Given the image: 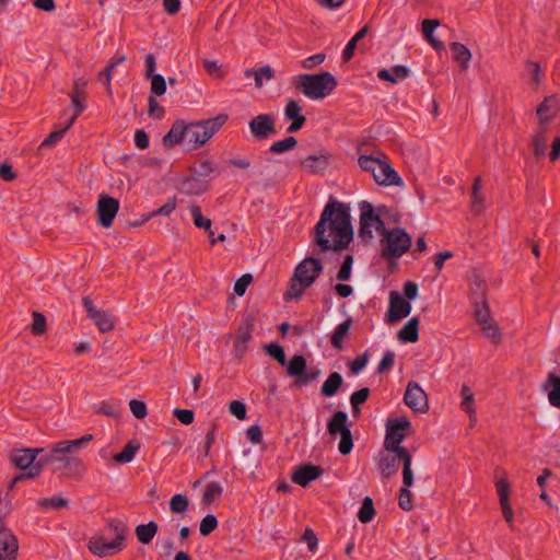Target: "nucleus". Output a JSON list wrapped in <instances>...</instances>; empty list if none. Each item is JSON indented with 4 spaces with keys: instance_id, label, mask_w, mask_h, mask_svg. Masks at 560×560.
Listing matches in <instances>:
<instances>
[{
    "instance_id": "a18cd8bd",
    "label": "nucleus",
    "mask_w": 560,
    "mask_h": 560,
    "mask_svg": "<svg viewBox=\"0 0 560 560\" xmlns=\"http://www.w3.org/2000/svg\"><path fill=\"white\" fill-rule=\"evenodd\" d=\"M402 462V483L404 487H411L413 485V474L411 470V462L412 457L408 453L405 455H398L397 456Z\"/></svg>"
},
{
    "instance_id": "f704fd0d",
    "label": "nucleus",
    "mask_w": 560,
    "mask_h": 560,
    "mask_svg": "<svg viewBox=\"0 0 560 560\" xmlns=\"http://www.w3.org/2000/svg\"><path fill=\"white\" fill-rule=\"evenodd\" d=\"M159 530V525L154 521H150L147 524H140L136 527L135 534L137 539L142 545H148L152 541Z\"/></svg>"
},
{
    "instance_id": "5701e85b",
    "label": "nucleus",
    "mask_w": 560,
    "mask_h": 560,
    "mask_svg": "<svg viewBox=\"0 0 560 560\" xmlns=\"http://www.w3.org/2000/svg\"><path fill=\"white\" fill-rule=\"evenodd\" d=\"M88 81L84 78L75 79L70 94L71 103L75 107V113L70 117V124H73L78 116L86 108L85 106V88Z\"/></svg>"
},
{
    "instance_id": "aec40b11",
    "label": "nucleus",
    "mask_w": 560,
    "mask_h": 560,
    "mask_svg": "<svg viewBox=\"0 0 560 560\" xmlns=\"http://www.w3.org/2000/svg\"><path fill=\"white\" fill-rule=\"evenodd\" d=\"M374 180L378 185L399 186L402 184L401 177L386 161H381L375 172L372 173Z\"/></svg>"
},
{
    "instance_id": "1a4fd4ad",
    "label": "nucleus",
    "mask_w": 560,
    "mask_h": 560,
    "mask_svg": "<svg viewBox=\"0 0 560 560\" xmlns=\"http://www.w3.org/2000/svg\"><path fill=\"white\" fill-rule=\"evenodd\" d=\"M360 214V229L359 236L363 240L373 238L374 228L381 235L386 232L385 223L381 218V213L385 210V206H378L376 212L369 201H361L359 205Z\"/></svg>"
},
{
    "instance_id": "49530a36",
    "label": "nucleus",
    "mask_w": 560,
    "mask_h": 560,
    "mask_svg": "<svg viewBox=\"0 0 560 560\" xmlns=\"http://www.w3.org/2000/svg\"><path fill=\"white\" fill-rule=\"evenodd\" d=\"M474 305V316L476 322L481 326L490 322V312L487 300L483 302H471Z\"/></svg>"
},
{
    "instance_id": "603ef678",
    "label": "nucleus",
    "mask_w": 560,
    "mask_h": 560,
    "mask_svg": "<svg viewBox=\"0 0 560 560\" xmlns=\"http://www.w3.org/2000/svg\"><path fill=\"white\" fill-rule=\"evenodd\" d=\"M97 412L112 418H118L121 413V406L117 402L102 401Z\"/></svg>"
},
{
    "instance_id": "dca6fc26",
    "label": "nucleus",
    "mask_w": 560,
    "mask_h": 560,
    "mask_svg": "<svg viewBox=\"0 0 560 560\" xmlns=\"http://www.w3.org/2000/svg\"><path fill=\"white\" fill-rule=\"evenodd\" d=\"M404 400L416 412H425L429 409L427 394L416 382L408 383Z\"/></svg>"
},
{
    "instance_id": "680f3d73",
    "label": "nucleus",
    "mask_w": 560,
    "mask_h": 560,
    "mask_svg": "<svg viewBox=\"0 0 560 560\" xmlns=\"http://www.w3.org/2000/svg\"><path fill=\"white\" fill-rule=\"evenodd\" d=\"M307 288H304L301 283H295V281L291 280V284L287 292L284 293V300H299L304 294L305 290Z\"/></svg>"
},
{
    "instance_id": "2eb2a0df",
    "label": "nucleus",
    "mask_w": 560,
    "mask_h": 560,
    "mask_svg": "<svg viewBox=\"0 0 560 560\" xmlns=\"http://www.w3.org/2000/svg\"><path fill=\"white\" fill-rule=\"evenodd\" d=\"M248 126L252 135L258 140L267 139L277 132L272 114H259L249 121Z\"/></svg>"
},
{
    "instance_id": "6ab92c4d",
    "label": "nucleus",
    "mask_w": 560,
    "mask_h": 560,
    "mask_svg": "<svg viewBox=\"0 0 560 560\" xmlns=\"http://www.w3.org/2000/svg\"><path fill=\"white\" fill-rule=\"evenodd\" d=\"M18 550V539L12 530L0 527V560H16Z\"/></svg>"
},
{
    "instance_id": "a878e982",
    "label": "nucleus",
    "mask_w": 560,
    "mask_h": 560,
    "mask_svg": "<svg viewBox=\"0 0 560 560\" xmlns=\"http://www.w3.org/2000/svg\"><path fill=\"white\" fill-rule=\"evenodd\" d=\"M542 390L547 393L550 405L560 408V376L550 372L542 384Z\"/></svg>"
},
{
    "instance_id": "ddd939ff",
    "label": "nucleus",
    "mask_w": 560,
    "mask_h": 560,
    "mask_svg": "<svg viewBox=\"0 0 560 560\" xmlns=\"http://www.w3.org/2000/svg\"><path fill=\"white\" fill-rule=\"evenodd\" d=\"M494 483L500 500L503 517L505 522L513 526L514 513L509 501L510 485L505 479V474L499 468L495 469Z\"/></svg>"
},
{
    "instance_id": "8fccbe9b",
    "label": "nucleus",
    "mask_w": 560,
    "mask_h": 560,
    "mask_svg": "<svg viewBox=\"0 0 560 560\" xmlns=\"http://www.w3.org/2000/svg\"><path fill=\"white\" fill-rule=\"evenodd\" d=\"M480 327L485 336L489 338L494 345H499L501 342L502 334L497 324L489 322L481 325Z\"/></svg>"
},
{
    "instance_id": "c756f323",
    "label": "nucleus",
    "mask_w": 560,
    "mask_h": 560,
    "mask_svg": "<svg viewBox=\"0 0 560 560\" xmlns=\"http://www.w3.org/2000/svg\"><path fill=\"white\" fill-rule=\"evenodd\" d=\"M328 165V155L320 153L318 155H308L301 161L304 171L311 174H317L326 170Z\"/></svg>"
},
{
    "instance_id": "4c0bfd02",
    "label": "nucleus",
    "mask_w": 560,
    "mask_h": 560,
    "mask_svg": "<svg viewBox=\"0 0 560 560\" xmlns=\"http://www.w3.org/2000/svg\"><path fill=\"white\" fill-rule=\"evenodd\" d=\"M126 56L125 55H119V56H116L114 59H112V61L105 67L104 70H102L100 73H98V81L104 83L107 88V91L110 92V81H112V75H113V71L116 69L117 66L121 65L122 62L126 61Z\"/></svg>"
},
{
    "instance_id": "69168bd1",
    "label": "nucleus",
    "mask_w": 560,
    "mask_h": 560,
    "mask_svg": "<svg viewBox=\"0 0 560 560\" xmlns=\"http://www.w3.org/2000/svg\"><path fill=\"white\" fill-rule=\"evenodd\" d=\"M394 361L395 353L393 351L387 350L377 365V373L382 374L389 371L394 365Z\"/></svg>"
},
{
    "instance_id": "de8ad7c7",
    "label": "nucleus",
    "mask_w": 560,
    "mask_h": 560,
    "mask_svg": "<svg viewBox=\"0 0 560 560\" xmlns=\"http://www.w3.org/2000/svg\"><path fill=\"white\" fill-rule=\"evenodd\" d=\"M223 488L218 482H209L202 495V502L207 505L211 504L213 500L221 495Z\"/></svg>"
},
{
    "instance_id": "4be33fe9",
    "label": "nucleus",
    "mask_w": 560,
    "mask_h": 560,
    "mask_svg": "<svg viewBox=\"0 0 560 560\" xmlns=\"http://www.w3.org/2000/svg\"><path fill=\"white\" fill-rule=\"evenodd\" d=\"M284 117L291 120L287 131L294 133L301 130L306 121V117L302 115V107L295 100H289L284 107Z\"/></svg>"
},
{
    "instance_id": "b1692460",
    "label": "nucleus",
    "mask_w": 560,
    "mask_h": 560,
    "mask_svg": "<svg viewBox=\"0 0 560 560\" xmlns=\"http://www.w3.org/2000/svg\"><path fill=\"white\" fill-rule=\"evenodd\" d=\"M560 102L556 96H548L539 104L536 114L539 126H546L557 114Z\"/></svg>"
},
{
    "instance_id": "4468645a",
    "label": "nucleus",
    "mask_w": 560,
    "mask_h": 560,
    "mask_svg": "<svg viewBox=\"0 0 560 560\" xmlns=\"http://www.w3.org/2000/svg\"><path fill=\"white\" fill-rule=\"evenodd\" d=\"M119 210V201L108 195L102 194L96 205L97 222L103 228L112 226Z\"/></svg>"
},
{
    "instance_id": "774afa93",
    "label": "nucleus",
    "mask_w": 560,
    "mask_h": 560,
    "mask_svg": "<svg viewBox=\"0 0 560 560\" xmlns=\"http://www.w3.org/2000/svg\"><path fill=\"white\" fill-rule=\"evenodd\" d=\"M129 407H130V410L132 412V415L137 418V419H143L147 417L148 415V411H147V406L143 401L141 400H138V399H131L129 401Z\"/></svg>"
},
{
    "instance_id": "864d4df0",
    "label": "nucleus",
    "mask_w": 560,
    "mask_h": 560,
    "mask_svg": "<svg viewBox=\"0 0 560 560\" xmlns=\"http://www.w3.org/2000/svg\"><path fill=\"white\" fill-rule=\"evenodd\" d=\"M73 124H70V119L68 120L67 125L63 128L56 129L51 131L45 140L42 142L40 147H51L55 143H57L59 140L62 139L66 131L72 126Z\"/></svg>"
},
{
    "instance_id": "72a5a7b5",
    "label": "nucleus",
    "mask_w": 560,
    "mask_h": 560,
    "mask_svg": "<svg viewBox=\"0 0 560 560\" xmlns=\"http://www.w3.org/2000/svg\"><path fill=\"white\" fill-rule=\"evenodd\" d=\"M343 384V377L338 372H332L329 374L327 380L323 383L320 387V394L324 397H332L335 396Z\"/></svg>"
},
{
    "instance_id": "4d7b16f0",
    "label": "nucleus",
    "mask_w": 560,
    "mask_h": 560,
    "mask_svg": "<svg viewBox=\"0 0 560 560\" xmlns=\"http://www.w3.org/2000/svg\"><path fill=\"white\" fill-rule=\"evenodd\" d=\"M353 257L351 255H347L343 258L340 269L337 272V279L339 281H348L351 277Z\"/></svg>"
},
{
    "instance_id": "20e7f679",
    "label": "nucleus",
    "mask_w": 560,
    "mask_h": 560,
    "mask_svg": "<svg viewBox=\"0 0 560 560\" xmlns=\"http://www.w3.org/2000/svg\"><path fill=\"white\" fill-rule=\"evenodd\" d=\"M293 86L311 100H323L330 95L338 82L329 71L316 74H298L292 77Z\"/></svg>"
},
{
    "instance_id": "412c9836",
    "label": "nucleus",
    "mask_w": 560,
    "mask_h": 560,
    "mask_svg": "<svg viewBox=\"0 0 560 560\" xmlns=\"http://www.w3.org/2000/svg\"><path fill=\"white\" fill-rule=\"evenodd\" d=\"M324 474V469L313 464H304L299 466L292 474V481L301 487H307L312 481L316 480Z\"/></svg>"
},
{
    "instance_id": "c9c22d12",
    "label": "nucleus",
    "mask_w": 560,
    "mask_h": 560,
    "mask_svg": "<svg viewBox=\"0 0 560 560\" xmlns=\"http://www.w3.org/2000/svg\"><path fill=\"white\" fill-rule=\"evenodd\" d=\"M401 462L395 454V456H381L377 463L378 470L384 478H392L398 470V463Z\"/></svg>"
},
{
    "instance_id": "f8f14e48",
    "label": "nucleus",
    "mask_w": 560,
    "mask_h": 560,
    "mask_svg": "<svg viewBox=\"0 0 560 560\" xmlns=\"http://www.w3.org/2000/svg\"><path fill=\"white\" fill-rule=\"evenodd\" d=\"M324 267L318 258L306 257L304 258L294 270L292 280L310 288L322 273Z\"/></svg>"
},
{
    "instance_id": "bb28decb",
    "label": "nucleus",
    "mask_w": 560,
    "mask_h": 560,
    "mask_svg": "<svg viewBox=\"0 0 560 560\" xmlns=\"http://www.w3.org/2000/svg\"><path fill=\"white\" fill-rule=\"evenodd\" d=\"M186 125L183 121H175L170 131L163 137V144L166 148H172L175 144L185 145Z\"/></svg>"
},
{
    "instance_id": "5fc2aeb1",
    "label": "nucleus",
    "mask_w": 560,
    "mask_h": 560,
    "mask_svg": "<svg viewBox=\"0 0 560 560\" xmlns=\"http://www.w3.org/2000/svg\"><path fill=\"white\" fill-rule=\"evenodd\" d=\"M381 161V159L374 158L373 155L362 154L358 160V164L362 171L372 174L373 172H375V168L378 166Z\"/></svg>"
},
{
    "instance_id": "a211bd4d",
    "label": "nucleus",
    "mask_w": 560,
    "mask_h": 560,
    "mask_svg": "<svg viewBox=\"0 0 560 560\" xmlns=\"http://www.w3.org/2000/svg\"><path fill=\"white\" fill-rule=\"evenodd\" d=\"M82 304L101 332H108L114 329V322L109 313L97 310L89 296L82 299Z\"/></svg>"
},
{
    "instance_id": "052dcab7",
    "label": "nucleus",
    "mask_w": 560,
    "mask_h": 560,
    "mask_svg": "<svg viewBox=\"0 0 560 560\" xmlns=\"http://www.w3.org/2000/svg\"><path fill=\"white\" fill-rule=\"evenodd\" d=\"M46 331V317L39 312H33L32 332L42 336Z\"/></svg>"
},
{
    "instance_id": "7ed1b4c3",
    "label": "nucleus",
    "mask_w": 560,
    "mask_h": 560,
    "mask_svg": "<svg viewBox=\"0 0 560 560\" xmlns=\"http://www.w3.org/2000/svg\"><path fill=\"white\" fill-rule=\"evenodd\" d=\"M106 529L113 535L110 541H106L103 536H96L92 537L88 545L90 551L101 558L114 556L125 549L129 533L127 520L120 517L108 518Z\"/></svg>"
},
{
    "instance_id": "39448f33",
    "label": "nucleus",
    "mask_w": 560,
    "mask_h": 560,
    "mask_svg": "<svg viewBox=\"0 0 560 560\" xmlns=\"http://www.w3.org/2000/svg\"><path fill=\"white\" fill-rule=\"evenodd\" d=\"M92 440V434H85L80 439L60 441L48 448H44V466H50L54 471L60 472L68 459Z\"/></svg>"
},
{
    "instance_id": "9b49d317",
    "label": "nucleus",
    "mask_w": 560,
    "mask_h": 560,
    "mask_svg": "<svg viewBox=\"0 0 560 560\" xmlns=\"http://www.w3.org/2000/svg\"><path fill=\"white\" fill-rule=\"evenodd\" d=\"M44 448H22L13 450L10 453L11 463L25 471H32L37 468V476L44 467L43 463Z\"/></svg>"
},
{
    "instance_id": "9d476101",
    "label": "nucleus",
    "mask_w": 560,
    "mask_h": 560,
    "mask_svg": "<svg viewBox=\"0 0 560 560\" xmlns=\"http://www.w3.org/2000/svg\"><path fill=\"white\" fill-rule=\"evenodd\" d=\"M347 421L348 415L345 411L338 410L327 423V431L330 435L335 436L336 434H340L338 451L342 455L350 454L353 448L352 433L347 427Z\"/></svg>"
},
{
    "instance_id": "58836bf2",
    "label": "nucleus",
    "mask_w": 560,
    "mask_h": 560,
    "mask_svg": "<svg viewBox=\"0 0 560 560\" xmlns=\"http://www.w3.org/2000/svg\"><path fill=\"white\" fill-rule=\"evenodd\" d=\"M60 472L69 477H82L85 472V466L83 462L73 454L68 459L67 464L63 466Z\"/></svg>"
},
{
    "instance_id": "e2e57ef3",
    "label": "nucleus",
    "mask_w": 560,
    "mask_h": 560,
    "mask_svg": "<svg viewBox=\"0 0 560 560\" xmlns=\"http://www.w3.org/2000/svg\"><path fill=\"white\" fill-rule=\"evenodd\" d=\"M369 362V353L365 351L362 355L349 362V369L352 374H359Z\"/></svg>"
},
{
    "instance_id": "09e8293b",
    "label": "nucleus",
    "mask_w": 560,
    "mask_h": 560,
    "mask_svg": "<svg viewBox=\"0 0 560 560\" xmlns=\"http://www.w3.org/2000/svg\"><path fill=\"white\" fill-rule=\"evenodd\" d=\"M202 65L207 73L212 78L223 79L226 74V71L223 69V67L215 60L203 59Z\"/></svg>"
},
{
    "instance_id": "c85d7f7f",
    "label": "nucleus",
    "mask_w": 560,
    "mask_h": 560,
    "mask_svg": "<svg viewBox=\"0 0 560 560\" xmlns=\"http://www.w3.org/2000/svg\"><path fill=\"white\" fill-rule=\"evenodd\" d=\"M191 217L194 225L198 229H202L208 233L210 238V243L212 246L217 244V240H214V233L211 230L212 222L209 218L202 215L201 208L197 205H194L190 208Z\"/></svg>"
},
{
    "instance_id": "e433bc0d",
    "label": "nucleus",
    "mask_w": 560,
    "mask_h": 560,
    "mask_svg": "<svg viewBox=\"0 0 560 560\" xmlns=\"http://www.w3.org/2000/svg\"><path fill=\"white\" fill-rule=\"evenodd\" d=\"M352 324L353 320L349 317L336 327L330 338V343L335 349L340 350L343 348V338L349 335Z\"/></svg>"
},
{
    "instance_id": "13d9d810",
    "label": "nucleus",
    "mask_w": 560,
    "mask_h": 560,
    "mask_svg": "<svg viewBox=\"0 0 560 560\" xmlns=\"http://www.w3.org/2000/svg\"><path fill=\"white\" fill-rule=\"evenodd\" d=\"M151 93L161 96L166 92V81L162 74H155L151 78Z\"/></svg>"
},
{
    "instance_id": "2f4dec72",
    "label": "nucleus",
    "mask_w": 560,
    "mask_h": 560,
    "mask_svg": "<svg viewBox=\"0 0 560 560\" xmlns=\"http://www.w3.org/2000/svg\"><path fill=\"white\" fill-rule=\"evenodd\" d=\"M419 319H409L398 331L397 337L401 342H416L419 339Z\"/></svg>"
},
{
    "instance_id": "338daca9",
    "label": "nucleus",
    "mask_w": 560,
    "mask_h": 560,
    "mask_svg": "<svg viewBox=\"0 0 560 560\" xmlns=\"http://www.w3.org/2000/svg\"><path fill=\"white\" fill-rule=\"evenodd\" d=\"M253 281V276L250 273H245L241 278H238L234 284V293L238 296L244 295L247 287Z\"/></svg>"
},
{
    "instance_id": "6e6d98bb",
    "label": "nucleus",
    "mask_w": 560,
    "mask_h": 560,
    "mask_svg": "<svg viewBox=\"0 0 560 560\" xmlns=\"http://www.w3.org/2000/svg\"><path fill=\"white\" fill-rule=\"evenodd\" d=\"M218 527V520L213 514H207L200 522L199 532L202 536L210 535Z\"/></svg>"
},
{
    "instance_id": "cd10ccee",
    "label": "nucleus",
    "mask_w": 560,
    "mask_h": 560,
    "mask_svg": "<svg viewBox=\"0 0 560 560\" xmlns=\"http://www.w3.org/2000/svg\"><path fill=\"white\" fill-rule=\"evenodd\" d=\"M209 184L198 176H190L180 183L179 190L186 195H200L207 191Z\"/></svg>"
},
{
    "instance_id": "a19ab883",
    "label": "nucleus",
    "mask_w": 560,
    "mask_h": 560,
    "mask_svg": "<svg viewBox=\"0 0 560 560\" xmlns=\"http://www.w3.org/2000/svg\"><path fill=\"white\" fill-rule=\"evenodd\" d=\"M252 339V325L247 324L244 327H240L237 336L234 340L235 350L243 353L247 349V343Z\"/></svg>"
},
{
    "instance_id": "f257e3e1",
    "label": "nucleus",
    "mask_w": 560,
    "mask_h": 560,
    "mask_svg": "<svg viewBox=\"0 0 560 560\" xmlns=\"http://www.w3.org/2000/svg\"><path fill=\"white\" fill-rule=\"evenodd\" d=\"M352 238L350 207L337 200L326 203L314 228V242L319 252L343 250Z\"/></svg>"
},
{
    "instance_id": "0eeeda50",
    "label": "nucleus",
    "mask_w": 560,
    "mask_h": 560,
    "mask_svg": "<svg viewBox=\"0 0 560 560\" xmlns=\"http://www.w3.org/2000/svg\"><path fill=\"white\" fill-rule=\"evenodd\" d=\"M382 236L383 238L381 240V256L384 259L401 257L410 249L412 244V238L410 234H408L406 230L402 228H394L392 230H386V232H384Z\"/></svg>"
},
{
    "instance_id": "ea45409f",
    "label": "nucleus",
    "mask_w": 560,
    "mask_h": 560,
    "mask_svg": "<svg viewBox=\"0 0 560 560\" xmlns=\"http://www.w3.org/2000/svg\"><path fill=\"white\" fill-rule=\"evenodd\" d=\"M140 444L136 440H130L121 452L114 455V460L119 464L130 463L136 453L139 451Z\"/></svg>"
},
{
    "instance_id": "0e129e2a",
    "label": "nucleus",
    "mask_w": 560,
    "mask_h": 560,
    "mask_svg": "<svg viewBox=\"0 0 560 560\" xmlns=\"http://www.w3.org/2000/svg\"><path fill=\"white\" fill-rule=\"evenodd\" d=\"M275 77V71L269 66H264L255 72V85L257 88L262 86V80H270Z\"/></svg>"
},
{
    "instance_id": "f3484780",
    "label": "nucleus",
    "mask_w": 560,
    "mask_h": 560,
    "mask_svg": "<svg viewBox=\"0 0 560 560\" xmlns=\"http://www.w3.org/2000/svg\"><path fill=\"white\" fill-rule=\"evenodd\" d=\"M411 312V304L404 299L398 291L389 293V308L387 312V320L396 323L407 317Z\"/></svg>"
},
{
    "instance_id": "473e14b6",
    "label": "nucleus",
    "mask_w": 560,
    "mask_h": 560,
    "mask_svg": "<svg viewBox=\"0 0 560 560\" xmlns=\"http://www.w3.org/2000/svg\"><path fill=\"white\" fill-rule=\"evenodd\" d=\"M451 51L454 60L459 65L462 71H466L469 68L471 60L470 50L462 43L453 42L451 44Z\"/></svg>"
},
{
    "instance_id": "3c124183",
    "label": "nucleus",
    "mask_w": 560,
    "mask_h": 560,
    "mask_svg": "<svg viewBox=\"0 0 560 560\" xmlns=\"http://www.w3.org/2000/svg\"><path fill=\"white\" fill-rule=\"evenodd\" d=\"M189 501L184 494H175L170 501V510L173 513H184L188 510Z\"/></svg>"
},
{
    "instance_id": "79ce46f5",
    "label": "nucleus",
    "mask_w": 560,
    "mask_h": 560,
    "mask_svg": "<svg viewBox=\"0 0 560 560\" xmlns=\"http://www.w3.org/2000/svg\"><path fill=\"white\" fill-rule=\"evenodd\" d=\"M460 396L463 398L460 402L462 410L468 413L469 418L472 419V417L476 416L474 409V394L467 385L462 386Z\"/></svg>"
},
{
    "instance_id": "c03bdc74",
    "label": "nucleus",
    "mask_w": 560,
    "mask_h": 560,
    "mask_svg": "<svg viewBox=\"0 0 560 560\" xmlns=\"http://www.w3.org/2000/svg\"><path fill=\"white\" fill-rule=\"evenodd\" d=\"M375 515V509L373 504V500L370 497H365L362 501V505L358 513V518L361 523H369L373 520Z\"/></svg>"
},
{
    "instance_id": "423d86ee",
    "label": "nucleus",
    "mask_w": 560,
    "mask_h": 560,
    "mask_svg": "<svg viewBox=\"0 0 560 560\" xmlns=\"http://www.w3.org/2000/svg\"><path fill=\"white\" fill-rule=\"evenodd\" d=\"M226 120V114H219L213 118L186 125V150L191 151L202 147L215 132L220 130Z\"/></svg>"
},
{
    "instance_id": "7c9ffc66",
    "label": "nucleus",
    "mask_w": 560,
    "mask_h": 560,
    "mask_svg": "<svg viewBox=\"0 0 560 560\" xmlns=\"http://www.w3.org/2000/svg\"><path fill=\"white\" fill-rule=\"evenodd\" d=\"M469 291L471 302H483L487 300L486 281L477 273H472L469 278Z\"/></svg>"
},
{
    "instance_id": "f03ea898",
    "label": "nucleus",
    "mask_w": 560,
    "mask_h": 560,
    "mask_svg": "<svg viewBox=\"0 0 560 560\" xmlns=\"http://www.w3.org/2000/svg\"><path fill=\"white\" fill-rule=\"evenodd\" d=\"M265 350L280 365H287V375L295 378L293 383L295 387L308 385L316 381L320 374L319 369L316 366L307 369L306 359L302 354H294L288 362L284 349L279 343L271 342L265 346Z\"/></svg>"
},
{
    "instance_id": "393cba45",
    "label": "nucleus",
    "mask_w": 560,
    "mask_h": 560,
    "mask_svg": "<svg viewBox=\"0 0 560 560\" xmlns=\"http://www.w3.org/2000/svg\"><path fill=\"white\" fill-rule=\"evenodd\" d=\"M548 129L546 126H538L532 139L533 155L536 161H540L547 154L548 149Z\"/></svg>"
},
{
    "instance_id": "6e6552de",
    "label": "nucleus",
    "mask_w": 560,
    "mask_h": 560,
    "mask_svg": "<svg viewBox=\"0 0 560 560\" xmlns=\"http://www.w3.org/2000/svg\"><path fill=\"white\" fill-rule=\"evenodd\" d=\"M411 429V422L407 417L389 418L386 421V435L384 447L386 451L398 455H405L408 450L400 445L405 440L406 433Z\"/></svg>"
},
{
    "instance_id": "37998d69",
    "label": "nucleus",
    "mask_w": 560,
    "mask_h": 560,
    "mask_svg": "<svg viewBox=\"0 0 560 560\" xmlns=\"http://www.w3.org/2000/svg\"><path fill=\"white\" fill-rule=\"evenodd\" d=\"M296 144L298 140L293 136H289L282 140L273 142L269 148V152L281 154L290 150H293L296 147Z\"/></svg>"
},
{
    "instance_id": "bf43d9fd",
    "label": "nucleus",
    "mask_w": 560,
    "mask_h": 560,
    "mask_svg": "<svg viewBox=\"0 0 560 560\" xmlns=\"http://www.w3.org/2000/svg\"><path fill=\"white\" fill-rule=\"evenodd\" d=\"M410 487H402L399 491L398 505L404 511H411L413 508L412 504V494L409 490Z\"/></svg>"
}]
</instances>
